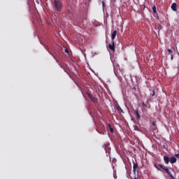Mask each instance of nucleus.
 I'll return each instance as SVG.
<instances>
[{
	"label": "nucleus",
	"instance_id": "obj_35",
	"mask_svg": "<svg viewBox=\"0 0 179 179\" xmlns=\"http://www.w3.org/2000/svg\"><path fill=\"white\" fill-rule=\"evenodd\" d=\"M89 114H90V115H91V117H92V118H94V117L92 116V113L90 112L89 113Z\"/></svg>",
	"mask_w": 179,
	"mask_h": 179
},
{
	"label": "nucleus",
	"instance_id": "obj_17",
	"mask_svg": "<svg viewBox=\"0 0 179 179\" xmlns=\"http://www.w3.org/2000/svg\"><path fill=\"white\" fill-rule=\"evenodd\" d=\"M159 166L161 168V169H162V170H166L168 167L167 166H164V165H163V164H159Z\"/></svg>",
	"mask_w": 179,
	"mask_h": 179
},
{
	"label": "nucleus",
	"instance_id": "obj_12",
	"mask_svg": "<svg viewBox=\"0 0 179 179\" xmlns=\"http://www.w3.org/2000/svg\"><path fill=\"white\" fill-rule=\"evenodd\" d=\"M164 171L167 173V174L169 176V177H171V178H174V176H173V175L171 174V171H170V169H169V168H166Z\"/></svg>",
	"mask_w": 179,
	"mask_h": 179
},
{
	"label": "nucleus",
	"instance_id": "obj_4",
	"mask_svg": "<svg viewBox=\"0 0 179 179\" xmlns=\"http://www.w3.org/2000/svg\"><path fill=\"white\" fill-rule=\"evenodd\" d=\"M87 96L90 99L91 101H93L94 103H97V98L92 95L90 93L87 92Z\"/></svg>",
	"mask_w": 179,
	"mask_h": 179
},
{
	"label": "nucleus",
	"instance_id": "obj_26",
	"mask_svg": "<svg viewBox=\"0 0 179 179\" xmlns=\"http://www.w3.org/2000/svg\"><path fill=\"white\" fill-rule=\"evenodd\" d=\"M174 59V55L171 54V59L173 60Z\"/></svg>",
	"mask_w": 179,
	"mask_h": 179
},
{
	"label": "nucleus",
	"instance_id": "obj_11",
	"mask_svg": "<svg viewBox=\"0 0 179 179\" xmlns=\"http://www.w3.org/2000/svg\"><path fill=\"white\" fill-rule=\"evenodd\" d=\"M164 161L165 162L166 164H169V163H170V157H169L167 155L164 156Z\"/></svg>",
	"mask_w": 179,
	"mask_h": 179
},
{
	"label": "nucleus",
	"instance_id": "obj_34",
	"mask_svg": "<svg viewBox=\"0 0 179 179\" xmlns=\"http://www.w3.org/2000/svg\"><path fill=\"white\" fill-rule=\"evenodd\" d=\"M106 17H108V13H106Z\"/></svg>",
	"mask_w": 179,
	"mask_h": 179
},
{
	"label": "nucleus",
	"instance_id": "obj_16",
	"mask_svg": "<svg viewBox=\"0 0 179 179\" xmlns=\"http://www.w3.org/2000/svg\"><path fill=\"white\" fill-rule=\"evenodd\" d=\"M96 131L98 134H100L101 135H106V134H107V131H106L105 130L103 131H99V129H96Z\"/></svg>",
	"mask_w": 179,
	"mask_h": 179
},
{
	"label": "nucleus",
	"instance_id": "obj_6",
	"mask_svg": "<svg viewBox=\"0 0 179 179\" xmlns=\"http://www.w3.org/2000/svg\"><path fill=\"white\" fill-rule=\"evenodd\" d=\"M136 169H138V163H135L133 161V173L134 174H136Z\"/></svg>",
	"mask_w": 179,
	"mask_h": 179
},
{
	"label": "nucleus",
	"instance_id": "obj_41",
	"mask_svg": "<svg viewBox=\"0 0 179 179\" xmlns=\"http://www.w3.org/2000/svg\"><path fill=\"white\" fill-rule=\"evenodd\" d=\"M127 178H129V177L127 176Z\"/></svg>",
	"mask_w": 179,
	"mask_h": 179
},
{
	"label": "nucleus",
	"instance_id": "obj_40",
	"mask_svg": "<svg viewBox=\"0 0 179 179\" xmlns=\"http://www.w3.org/2000/svg\"><path fill=\"white\" fill-rule=\"evenodd\" d=\"M159 27H162V26H161V25H159Z\"/></svg>",
	"mask_w": 179,
	"mask_h": 179
},
{
	"label": "nucleus",
	"instance_id": "obj_20",
	"mask_svg": "<svg viewBox=\"0 0 179 179\" xmlns=\"http://www.w3.org/2000/svg\"><path fill=\"white\" fill-rule=\"evenodd\" d=\"M134 131H141L136 124L134 125Z\"/></svg>",
	"mask_w": 179,
	"mask_h": 179
},
{
	"label": "nucleus",
	"instance_id": "obj_25",
	"mask_svg": "<svg viewBox=\"0 0 179 179\" xmlns=\"http://www.w3.org/2000/svg\"><path fill=\"white\" fill-rule=\"evenodd\" d=\"M64 52H66V54H69V51L68 50L67 48H66V49L64 50Z\"/></svg>",
	"mask_w": 179,
	"mask_h": 179
},
{
	"label": "nucleus",
	"instance_id": "obj_22",
	"mask_svg": "<svg viewBox=\"0 0 179 179\" xmlns=\"http://www.w3.org/2000/svg\"><path fill=\"white\" fill-rule=\"evenodd\" d=\"M152 12H153V13H157V11L156 10V6H153Z\"/></svg>",
	"mask_w": 179,
	"mask_h": 179
},
{
	"label": "nucleus",
	"instance_id": "obj_28",
	"mask_svg": "<svg viewBox=\"0 0 179 179\" xmlns=\"http://www.w3.org/2000/svg\"><path fill=\"white\" fill-rule=\"evenodd\" d=\"M152 125H153V127H156V122H152Z\"/></svg>",
	"mask_w": 179,
	"mask_h": 179
},
{
	"label": "nucleus",
	"instance_id": "obj_31",
	"mask_svg": "<svg viewBox=\"0 0 179 179\" xmlns=\"http://www.w3.org/2000/svg\"><path fill=\"white\" fill-rule=\"evenodd\" d=\"M176 157H179V153L175 155Z\"/></svg>",
	"mask_w": 179,
	"mask_h": 179
},
{
	"label": "nucleus",
	"instance_id": "obj_3",
	"mask_svg": "<svg viewBox=\"0 0 179 179\" xmlns=\"http://www.w3.org/2000/svg\"><path fill=\"white\" fill-rule=\"evenodd\" d=\"M46 51H48V52H49V54H50V55H52V57H53L54 59H55L56 62H57V64H59L60 68H62V69H65V67H64V66H62L61 64V63H59V61H58V59H57V58H55V56H54V55H52V53H51V52H50L48 50V49L46 48Z\"/></svg>",
	"mask_w": 179,
	"mask_h": 179
},
{
	"label": "nucleus",
	"instance_id": "obj_23",
	"mask_svg": "<svg viewBox=\"0 0 179 179\" xmlns=\"http://www.w3.org/2000/svg\"><path fill=\"white\" fill-rule=\"evenodd\" d=\"M154 166L155 167V169H157V170H158V171H163L162 169H160V168L157 167V164H155Z\"/></svg>",
	"mask_w": 179,
	"mask_h": 179
},
{
	"label": "nucleus",
	"instance_id": "obj_8",
	"mask_svg": "<svg viewBox=\"0 0 179 179\" xmlns=\"http://www.w3.org/2000/svg\"><path fill=\"white\" fill-rule=\"evenodd\" d=\"M171 8L173 12H177V3H173L171 6Z\"/></svg>",
	"mask_w": 179,
	"mask_h": 179
},
{
	"label": "nucleus",
	"instance_id": "obj_37",
	"mask_svg": "<svg viewBox=\"0 0 179 179\" xmlns=\"http://www.w3.org/2000/svg\"><path fill=\"white\" fill-rule=\"evenodd\" d=\"M71 61H72V62H75L72 58H71Z\"/></svg>",
	"mask_w": 179,
	"mask_h": 179
},
{
	"label": "nucleus",
	"instance_id": "obj_9",
	"mask_svg": "<svg viewBox=\"0 0 179 179\" xmlns=\"http://www.w3.org/2000/svg\"><path fill=\"white\" fill-rule=\"evenodd\" d=\"M177 162V158H176V157H171L169 158V162L171 164H174V163H176Z\"/></svg>",
	"mask_w": 179,
	"mask_h": 179
},
{
	"label": "nucleus",
	"instance_id": "obj_15",
	"mask_svg": "<svg viewBox=\"0 0 179 179\" xmlns=\"http://www.w3.org/2000/svg\"><path fill=\"white\" fill-rule=\"evenodd\" d=\"M64 72H66V73H67V75H69V78H71V79H72L73 80H74V83L76 85H78V83H76V81H75V80H73V78H72V76H71V74L66 71V69H64Z\"/></svg>",
	"mask_w": 179,
	"mask_h": 179
},
{
	"label": "nucleus",
	"instance_id": "obj_29",
	"mask_svg": "<svg viewBox=\"0 0 179 179\" xmlns=\"http://www.w3.org/2000/svg\"><path fill=\"white\" fill-rule=\"evenodd\" d=\"M134 96L137 98L138 97V94H136L135 92L133 93Z\"/></svg>",
	"mask_w": 179,
	"mask_h": 179
},
{
	"label": "nucleus",
	"instance_id": "obj_30",
	"mask_svg": "<svg viewBox=\"0 0 179 179\" xmlns=\"http://www.w3.org/2000/svg\"><path fill=\"white\" fill-rule=\"evenodd\" d=\"M105 5H106V3H104V1H102V6H103V8H104Z\"/></svg>",
	"mask_w": 179,
	"mask_h": 179
},
{
	"label": "nucleus",
	"instance_id": "obj_13",
	"mask_svg": "<svg viewBox=\"0 0 179 179\" xmlns=\"http://www.w3.org/2000/svg\"><path fill=\"white\" fill-rule=\"evenodd\" d=\"M164 171L167 173V174L169 176V177H171V178H174V176H173V175L171 174V171H170V169H169V168H166Z\"/></svg>",
	"mask_w": 179,
	"mask_h": 179
},
{
	"label": "nucleus",
	"instance_id": "obj_19",
	"mask_svg": "<svg viewBox=\"0 0 179 179\" xmlns=\"http://www.w3.org/2000/svg\"><path fill=\"white\" fill-rule=\"evenodd\" d=\"M107 152L106 153V156L108 157L110 156V153H111V151H110V149L109 148H107Z\"/></svg>",
	"mask_w": 179,
	"mask_h": 179
},
{
	"label": "nucleus",
	"instance_id": "obj_39",
	"mask_svg": "<svg viewBox=\"0 0 179 179\" xmlns=\"http://www.w3.org/2000/svg\"><path fill=\"white\" fill-rule=\"evenodd\" d=\"M131 121H134V118H131Z\"/></svg>",
	"mask_w": 179,
	"mask_h": 179
},
{
	"label": "nucleus",
	"instance_id": "obj_14",
	"mask_svg": "<svg viewBox=\"0 0 179 179\" xmlns=\"http://www.w3.org/2000/svg\"><path fill=\"white\" fill-rule=\"evenodd\" d=\"M116 109L119 113H122V114H124V110L122 108H121V106H120L118 103L116 105Z\"/></svg>",
	"mask_w": 179,
	"mask_h": 179
},
{
	"label": "nucleus",
	"instance_id": "obj_7",
	"mask_svg": "<svg viewBox=\"0 0 179 179\" xmlns=\"http://www.w3.org/2000/svg\"><path fill=\"white\" fill-rule=\"evenodd\" d=\"M135 115L137 121H141V115H139V110L138 109L135 110Z\"/></svg>",
	"mask_w": 179,
	"mask_h": 179
},
{
	"label": "nucleus",
	"instance_id": "obj_32",
	"mask_svg": "<svg viewBox=\"0 0 179 179\" xmlns=\"http://www.w3.org/2000/svg\"><path fill=\"white\" fill-rule=\"evenodd\" d=\"M113 177H114L115 179L117 178V175H115V173H114Z\"/></svg>",
	"mask_w": 179,
	"mask_h": 179
},
{
	"label": "nucleus",
	"instance_id": "obj_33",
	"mask_svg": "<svg viewBox=\"0 0 179 179\" xmlns=\"http://www.w3.org/2000/svg\"><path fill=\"white\" fill-rule=\"evenodd\" d=\"M142 104H143V107H146V105L145 104V102H143Z\"/></svg>",
	"mask_w": 179,
	"mask_h": 179
},
{
	"label": "nucleus",
	"instance_id": "obj_10",
	"mask_svg": "<svg viewBox=\"0 0 179 179\" xmlns=\"http://www.w3.org/2000/svg\"><path fill=\"white\" fill-rule=\"evenodd\" d=\"M116 36H117V30H115L113 31L111 34V41H114V40H115Z\"/></svg>",
	"mask_w": 179,
	"mask_h": 179
},
{
	"label": "nucleus",
	"instance_id": "obj_42",
	"mask_svg": "<svg viewBox=\"0 0 179 179\" xmlns=\"http://www.w3.org/2000/svg\"><path fill=\"white\" fill-rule=\"evenodd\" d=\"M171 179H174V177H173V178H171Z\"/></svg>",
	"mask_w": 179,
	"mask_h": 179
},
{
	"label": "nucleus",
	"instance_id": "obj_18",
	"mask_svg": "<svg viewBox=\"0 0 179 179\" xmlns=\"http://www.w3.org/2000/svg\"><path fill=\"white\" fill-rule=\"evenodd\" d=\"M108 127L110 132H112V133L114 132V129H113V127H111V124H108Z\"/></svg>",
	"mask_w": 179,
	"mask_h": 179
},
{
	"label": "nucleus",
	"instance_id": "obj_1",
	"mask_svg": "<svg viewBox=\"0 0 179 179\" xmlns=\"http://www.w3.org/2000/svg\"><path fill=\"white\" fill-rule=\"evenodd\" d=\"M53 3L57 12H61V10H62V3L61 1L58 0H54Z\"/></svg>",
	"mask_w": 179,
	"mask_h": 179
},
{
	"label": "nucleus",
	"instance_id": "obj_5",
	"mask_svg": "<svg viewBox=\"0 0 179 179\" xmlns=\"http://www.w3.org/2000/svg\"><path fill=\"white\" fill-rule=\"evenodd\" d=\"M108 48L109 50H111V51H115V45L114 44V41H112V44L109 43L108 44Z\"/></svg>",
	"mask_w": 179,
	"mask_h": 179
},
{
	"label": "nucleus",
	"instance_id": "obj_27",
	"mask_svg": "<svg viewBox=\"0 0 179 179\" xmlns=\"http://www.w3.org/2000/svg\"><path fill=\"white\" fill-rule=\"evenodd\" d=\"M155 94H156V92L154 90H152V96H155Z\"/></svg>",
	"mask_w": 179,
	"mask_h": 179
},
{
	"label": "nucleus",
	"instance_id": "obj_36",
	"mask_svg": "<svg viewBox=\"0 0 179 179\" xmlns=\"http://www.w3.org/2000/svg\"><path fill=\"white\" fill-rule=\"evenodd\" d=\"M132 90H136V87H134L132 88Z\"/></svg>",
	"mask_w": 179,
	"mask_h": 179
},
{
	"label": "nucleus",
	"instance_id": "obj_38",
	"mask_svg": "<svg viewBox=\"0 0 179 179\" xmlns=\"http://www.w3.org/2000/svg\"><path fill=\"white\" fill-rule=\"evenodd\" d=\"M40 43L43 45V43H41V41H40Z\"/></svg>",
	"mask_w": 179,
	"mask_h": 179
},
{
	"label": "nucleus",
	"instance_id": "obj_24",
	"mask_svg": "<svg viewBox=\"0 0 179 179\" xmlns=\"http://www.w3.org/2000/svg\"><path fill=\"white\" fill-rule=\"evenodd\" d=\"M167 51L169 54H172L173 50H171V49H167Z\"/></svg>",
	"mask_w": 179,
	"mask_h": 179
},
{
	"label": "nucleus",
	"instance_id": "obj_2",
	"mask_svg": "<svg viewBox=\"0 0 179 179\" xmlns=\"http://www.w3.org/2000/svg\"><path fill=\"white\" fill-rule=\"evenodd\" d=\"M113 71L118 80H120V82H122V73H121V71L118 72L117 71V70H115V64H113Z\"/></svg>",
	"mask_w": 179,
	"mask_h": 179
},
{
	"label": "nucleus",
	"instance_id": "obj_21",
	"mask_svg": "<svg viewBox=\"0 0 179 179\" xmlns=\"http://www.w3.org/2000/svg\"><path fill=\"white\" fill-rule=\"evenodd\" d=\"M102 148H103V149H104V150H105V152H106V153H107V151H108V150H107V145H106V144H103V145H102Z\"/></svg>",
	"mask_w": 179,
	"mask_h": 179
}]
</instances>
